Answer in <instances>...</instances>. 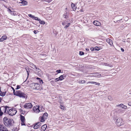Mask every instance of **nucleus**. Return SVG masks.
Listing matches in <instances>:
<instances>
[{"instance_id": "nucleus-1", "label": "nucleus", "mask_w": 131, "mask_h": 131, "mask_svg": "<svg viewBox=\"0 0 131 131\" xmlns=\"http://www.w3.org/2000/svg\"><path fill=\"white\" fill-rule=\"evenodd\" d=\"M3 122H4L5 125L8 127L12 126L14 122L13 119L7 118L5 117L3 119Z\"/></svg>"}, {"instance_id": "nucleus-2", "label": "nucleus", "mask_w": 131, "mask_h": 131, "mask_svg": "<svg viewBox=\"0 0 131 131\" xmlns=\"http://www.w3.org/2000/svg\"><path fill=\"white\" fill-rule=\"evenodd\" d=\"M15 95L19 96L20 97H22L23 98H25L26 96V95L24 93L19 91L18 90L16 91V93H15Z\"/></svg>"}, {"instance_id": "nucleus-3", "label": "nucleus", "mask_w": 131, "mask_h": 131, "mask_svg": "<svg viewBox=\"0 0 131 131\" xmlns=\"http://www.w3.org/2000/svg\"><path fill=\"white\" fill-rule=\"evenodd\" d=\"M31 88L33 89L39 90L40 88L39 84L35 83H32L30 84Z\"/></svg>"}, {"instance_id": "nucleus-4", "label": "nucleus", "mask_w": 131, "mask_h": 131, "mask_svg": "<svg viewBox=\"0 0 131 131\" xmlns=\"http://www.w3.org/2000/svg\"><path fill=\"white\" fill-rule=\"evenodd\" d=\"M9 115L11 116H13L15 115L17 112V111L14 109H10L7 111Z\"/></svg>"}, {"instance_id": "nucleus-5", "label": "nucleus", "mask_w": 131, "mask_h": 131, "mask_svg": "<svg viewBox=\"0 0 131 131\" xmlns=\"http://www.w3.org/2000/svg\"><path fill=\"white\" fill-rule=\"evenodd\" d=\"M116 125L118 126L123 125L124 123L122 121V119L121 118H119L117 119L116 122Z\"/></svg>"}, {"instance_id": "nucleus-6", "label": "nucleus", "mask_w": 131, "mask_h": 131, "mask_svg": "<svg viewBox=\"0 0 131 131\" xmlns=\"http://www.w3.org/2000/svg\"><path fill=\"white\" fill-rule=\"evenodd\" d=\"M7 108H9V107L7 106H3L0 107V110H1L2 113L3 114L6 112Z\"/></svg>"}, {"instance_id": "nucleus-7", "label": "nucleus", "mask_w": 131, "mask_h": 131, "mask_svg": "<svg viewBox=\"0 0 131 131\" xmlns=\"http://www.w3.org/2000/svg\"><path fill=\"white\" fill-rule=\"evenodd\" d=\"M123 17L122 16L119 15L116 17L114 19L115 21L114 22L116 23L117 22L118 23V22H119L122 19Z\"/></svg>"}, {"instance_id": "nucleus-8", "label": "nucleus", "mask_w": 131, "mask_h": 131, "mask_svg": "<svg viewBox=\"0 0 131 131\" xmlns=\"http://www.w3.org/2000/svg\"><path fill=\"white\" fill-rule=\"evenodd\" d=\"M24 106L25 108L28 109L31 108L32 107V106L31 103H26Z\"/></svg>"}, {"instance_id": "nucleus-9", "label": "nucleus", "mask_w": 131, "mask_h": 131, "mask_svg": "<svg viewBox=\"0 0 131 131\" xmlns=\"http://www.w3.org/2000/svg\"><path fill=\"white\" fill-rule=\"evenodd\" d=\"M90 75L89 76L95 77H101V75L98 73H94L90 74Z\"/></svg>"}, {"instance_id": "nucleus-10", "label": "nucleus", "mask_w": 131, "mask_h": 131, "mask_svg": "<svg viewBox=\"0 0 131 131\" xmlns=\"http://www.w3.org/2000/svg\"><path fill=\"white\" fill-rule=\"evenodd\" d=\"M0 131H8L4 126L0 124Z\"/></svg>"}, {"instance_id": "nucleus-11", "label": "nucleus", "mask_w": 131, "mask_h": 131, "mask_svg": "<svg viewBox=\"0 0 131 131\" xmlns=\"http://www.w3.org/2000/svg\"><path fill=\"white\" fill-rule=\"evenodd\" d=\"M20 119L21 122V125H25V119L24 117L21 115Z\"/></svg>"}, {"instance_id": "nucleus-12", "label": "nucleus", "mask_w": 131, "mask_h": 131, "mask_svg": "<svg viewBox=\"0 0 131 131\" xmlns=\"http://www.w3.org/2000/svg\"><path fill=\"white\" fill-rule=\"evenodd\" d=\"M7 37L6 35L3 36L1 38H0V42H2L5 40L6 39Z\"/></svg>"}, {"instance_id": "nucleus-13", "label": "nucleus", "mask_w": 131, "mask_h": 131, "mask_svg": "<svg viewBox=\"0 0 131 131\" xmlns=\"http://www.w3.org/2000/svg\"><path fill=\"white\" fill-rule=\"evenodd\" d=\"M94 24L96 26H100L101 25V24L99 21H94L93 22Z\"/></svg>"}, {"instance_id": "nucleus-14", "label": "nucleus", "mask_w": 131, "mask_h": 131, "mask_svg": "<svg viewBox=\"0 0 131 131\" xmlns=\"http://www.w3.org/2000/svg\"><path fill=\"white\" fill-rule=\"evenodd\" d=\"M106 41L110 45H112L113 44L112 41V40L109 38H107L106 39Z\"/></svg>"}, {"instance_id": "nucleus-15", "label": "nucleus", "mask_w": 131, "mask_h": 131, "mask_svg": "<svg viewBox=\"0 0 131 131\" xmlns=\"http://www.w3.org/2000/svg\"><path fill=\"white\" fill-rule=\"evenodd\" d=\"M47 126L46 124H45L43 125L41 128V131H44L45 130L47 127Z\"/></svg>"}, {"instance_id": "nucleus-16", "label": "nucleus", "mask_w": 131, "mask_h": 131, "mask_svg": "<svg viewBox=\"0 0 131 131\" xmlns=\"http://www.w3.org/2000/svg\"><path fill=\"white\" fill-rule=\"evenodd\" d=\"M71 6L73 10L74 11L77 8V7L75 6V5L73 3H71Z\"/></svg>"}, {"instance_id": "nucleus-17", "label": "nucleus", "mask_w": 131, "mask_h": 131, "mask_svg": "<svg viewBox=\"0 0 131 131\" xmlns=\"http://www.w3.org/2000/svg\"><path fill=\"white\" fill-rule=\"evenodd\" d=\"M69 20H66L62 22V24L63 26H65L66 24H68V23H69Z\"/></svg>"}, {"instance_id": "nucleus-18", "label": "nucleus", "mask_w": 131, "mask_h": 131, "mask_svg": "<svg viewBox=\"0 0 131 131\" xmlns=\"http://www.w3.org/2000/svg\"><path fill=\"white\" fill-rule=\"evenodd\" d=\"M63 16L65 18L68 19V17L67 15V12H65L64 13L63 15Z\"/></svg>"}, {"instance_id": "nucleus-19", "label": "nucleus", "mask_w": 131, "mask_h": 131, "mask_svg": "<svg viewBox=\"0 0 131 131\" xmlns=\"http://www.w3.org/2000/svg\"><path fill=\"white\" fill-rule=\"evenodd\" d=\"M48 116V114L47 113H44L43 115L42 116L45 119H46L47 118Z\"/></svg>"}, {"instance_id": "nucleus-20", "label": "nucleus", "mask_w": 131, "mask_h": 131, "mask_svg": "<svg viewBox=\"0 0 131 131\" xmlns=\"http://www.w3.org/2000/svg\"><path fill=\"white\" fill-rule=\"evenodd\" d=\"M22 4L23 5H27V2L26 1L23 0L21 2Z\"/></svg>"}, {"instance_id": "nucleus-21", "label": "nucleus", "mask_w": 131, "mask_h": 131, "mask_svg": "<svg viewBox=\"0 0 131 131\" xmlns=\"http://www.w3.org/2000/svg\"><path fill=\"white\" fill-rule=\"evenodd\" d=\"M44 118L43 116H41L39 117V120L41 122H43L45 121Z\"/></svg>"}, {"instance_id": "nucleus-22", "label": "nucleus", "mask_w": 131, "mask_h": 131, "mask_svg": "<svg viewBox=\"0 0 131 131\" xmlns=\"http://www.w3.org/2000/svg\"><path fill=\"white\" fill-rule=\"evenodd\" d=\"M35 69V70L36 71H38V73H37L38 74H40V72H41V70L39 68H37V67H36Z\"/></svg>"}, {"instance_id": "nucleus-23", "label": "nucleus", "mask_w": 131, "mask_h": 131, "mask_svg": "<svg viewBox=\"0 0 131 131\" xmlns=\"http://www.w3.org/2000/svg\"><path fill=\"white\" fill-rule=\"evenodd\" d=\"M88 83H91V84H94L96 85H98L99 86L100 85V84L98 83H97L96 82H94L93 81H90L88 82Z\"/></svg>"}, {"instance_id": "nucleus-24", "label": "nucleus", "mask_w": 131, "mask_h": 131, "mask_svg": "<svg viewBox=\"0 0 131 131\" xmlns=\"http://www.w3.org/2000/svg\"><path fill=\"white\" fill-rule=\"evenodd\" d=\"M6 93V92H3L2 91H1V92H0V95L1 96H3L5 95Z\"/></svg>"}, {"instance_id": "nucleus-25", "label": "nucleus", "mask_w": 131, "mask_h": 131, "mask_svg": "<svg viewBox=\"0 0 131 131\" xmlns=\"http://www.w3.org/2000/svg\"><path fill=\"white\" fill-rule=\"evenodd\" d=\"M103 65L105 66H109L110 67H113L112 65L108 63H104Z\"/></svg>"}, {"instance_id": "nucleus-26", "label": "nucleus", "mask_w": 131, "mask_h": 131, "mask_svg": "<svg viewBox=\"0 0 131 131\" xmlns=\"http://www.w3.org/2000/svg\"><path fill=\"white\" fill-rule=\"evenodd\" d=\"M124 105H123L122 104H121L118 105H116V107H118V106L121 107H122V108H123L124 106Z\"/></svg>"}, {"instance_id": "nucleus-27", "label": "nucleus", "mask_w": 131, "mask_h": 131, "mask_svg": "<svg viewBox=\"0 0 131 131\" xmlns=\"http://www.w3.org/2000/svg\"><path fill=\"white\" fill-rule=\"evenodd\" d=\"M39 23L40 24L44 25L45 24V21H43L41 20L40 19V20H39Z\"/></svg>"}, {"instance_id": "nucleus-28", "label": "nucleus", "mask_w": 131, "mask_h": 131, "mask_svg": "<svg viewBox=\"0 0 131 131\" xmlns=\"http://www.w3.org/2000/svg\"><path fill=\"white\" fill-rule=\"evenodd\" d=\"M39 127L38 125L36 123L34 126L33 127V128H34L35 129H37Z\"/></svg>"}, {"instance_id": "nucleus-29", "label": "nucleus", "mask_w": 131, "mask_h": 131, "mask_svg": "<svg viewBox=\"0 0 131 131\" xmlns=\"http://www.w3.org/2000/svg\"><path fill=\"white\" fill-rule=\"evenodd\" d=\"M70 23H68V24H67L65 25V26L64 27V28H67L70 25Z\"/></svg>"}, {"instance_id": "nucleus-30", "label": "nucleus", "mask_w": 131, "mask_h": 131, "mask_svg": "<svg viewBox=\"0 0 131 131\" xmlns=\"http://www.w3.org/2000/svg\"><path fill=\"white\" fill-rule=\"evenodd\" d=\"M38 107L37 106H34L33 107V110L35 112V110H36L38 108Z\"/></svg>"}, {"instance_id": "nucleus-31", "label": "nucleus", "mask_w": 131, "mask_h": 131, "mask_svg": "<svg viewBox=\"0 0 131 131\" xmlns=\"http://www.w3.org/2000/svg\"><path fill=\"white\" fill-rule=\"evenodd\" d=\"M33 19H34L36 20H37L39 21L40 20V19H39L37 17H35L34 16Z\"/></svg>"}, {"instance_id": "nucleus-32", "label": "nucleus", "mask_w": 131, "mask_h": 131, "mask_svg": "<svg viewBox=\"0 0 131 131\" xmlns=\"http://www.w3.org/2000/svg\"><path fill=\"white\" fill-rule=\"evenodd\" d=\"M41 111L39 110V109L37 108L36 110H35V111L34 112H36V113H39Z\"/></svg>"}, {"instance_id": "nucleus-33", "label": "nucleus", "mask_w": 131, "mask_h": 131, "mask_svg": "<svg viewBox=\"0 0 131 131\" xmlns=\"http://www.w3.org/2000/svg\"><path fill=\"white\" fill-rule=\"evenodd\" d=\"M28 16L30 17V18H32V19H33L34 18V15H32L31 14H29L28 15Z\"/></svg>"}, {"instance_id": "nucleus-34", "label": "nucleus", "mask_w": 131, "mask_h": 131, "mask_svg": "<svg viewBox=\"0 0 131 131\" xmlns=\"http://www.w3.org/2000/svg\"><path fill=\"white\" fill-rule=\"evenodd\" d=\"M60 81H62L64 79L62 76L61 75L59 77Z\"/></svg>"}, {"instance_id": "nucleus-35", "label": "nucleus", "mask_w": 131, "mask_h": 131, "mask_svg": "<svg viewBox=\"0 0 131 131\" xmlns=\"http://www.w3.org/2000/svg\"><path fill=\"white\" fill-rule=\"evenodd\" d=\"M38 108L39 109V110H40V111H42V110L41 109L42 108V106H38Z\"/></svg>"}, {"instance_id": "nucleus-36", "label": "nucleus", "mask_w": 131, "mask_h": 131, "mask_svg": "<svg viewBox=\"0 0 131 131\" xmlns=\"http://www.w3.org/2000/svg\"><path fill=\"white\" fill-rule=\"evenodd\" d=\"M84 54V53L82 51H80L79 52V54L80 55H83Z\"/></svg>"}, {"instance_id": "nucleus-37", "label": "nucleus", "mask_w": 131, "mask_h": 131, "mask_svg": "<svg viewBox=\"0 0 131 131\" xmlns=\"http://www.w3.org/2000/svg\"><path fill=\"white\" fill-rule=\"evenodd\" d=\"M60 107L62 110H64V107L63 106V105H61L60 106Z\"/></svg>"}, {"instance_id": "nucleus-38", "label": "nucleus", "mask_w": 131, "mask_h": 131, "mask_svg": "<svg viewBox=\"0 0 131 131\" xmlns=\"http://www.w3.org/2000/svg\"><path fill=\"white\" fill-rule=\"evenodd\" d=\"M37 124L39 127L41 125V123L40 122H38Z\"/></svg>"}, {"instance_id": "nucleus-39", "label": "nucleus", "mask_w": 131, "mask_h": 131, "mask_svg": "<svg viewBox=\"0 0 131 131\" xmlns=\"http://www.w3.org/2000/svg\"><path fill=\"white\" fill-rule=\"evenodd\" d=\"M55 80H56V81H55L56 82H57L58 81H60L59 79V78L55 79Z\"/></svg>"}, {"instance_id": "nucleus-40", "label": "nucleus", "mask_w": 131, "mask_h": 131, "mask_svg": "<svg viewBox=\"0 0 131 131\" xmlns=\"http://www.w3.org/2000/svg\"><path fill=\"white\" fill-rule=\"evenodd\" d=\"M61 75L62 76L63 78H64V79L67 77L66 74H64L63 75Z\"/></svg>"}, {"instance_id": "nucleus-41", "label": "nucleus", "mask_w": 131, "mask_h": 131, "mask_svg": "<svg viewBox=\"0 0 131 131\" xmlns=\"http://www.w3.org/2000/svg\"><path fill=\"white\" fill-rule=\"evenodd\" d=\"M32 66V67L34 69H35V68L36 67V66L34 64H32L31 65Z\"/></svg>"}, {"instance_id": "nucleus-42", "label": "nucleus", "mask_w": 131, "mask_h": 131, "mask_svg": "<svg viewBox=\"0 0 131 131\" xmlns=\"http://www.w3.org/2000/svg\"><path fill=\"white\" fill-rule=\"evenodd\" d=\"M20 88V86L19 85H17V88L15 89L16 90H17L19 89Z\"/></svg>"}, {"instance_id": "nucleus-43", "label": "nucleus", "mask_w": 131, "mask_h": 131, "mask_svg": "<svg viewBox=\"0 0 131 131\" xmlns=\"http://www.w3.org/2000/svg\"><path fill=\"white\" fill-rule=\"evenodd\" d=\"M95 50H99V48L97 47H96L95 48Z\"/></svg>"}, {"instance_id": "nucleus-44", "label": "nucleus", "mask_w": 131, "mask_h": 131, "mask_svg": "<svg viewBox=\"0 0 131 131\" xmlns=\"http://www.w3.org/2000/svg\"><path fill=\"white\" fill-rule=\"evenodd\" d=\"M56 72H57L58 73H60L61 72V70H57L56 71Z\"/></svg>"}, {"instance_id": "nucleus-45", "label": "nucleus", "mask_w": 131, "mask_h": 131, "mask_svg": "<svg viewBox=\"0 0 131 131\" xmlns=\"http://www.w3.org/2000/svg\"><path fill=\"white\" fill-rule=\"evenodd\" d=\"M120 27L121 28H123L124 27V25L123 24L121 25L120 26Z\"/></svg>"}, {"instance_id": "nucleus-46", "label": "nucleus", "mask_w": 131, "mask_h": 131, "mask_svg": "<svg viewBox=\"0 0 131 131\" xmlns=\"http://www.w3.org/2000/svg\"><path fill=\"white\" fill-rule=\"evenodd\" d=\"M55 81H54L52 80L50 81V83L51 84L54 83Z\"/></svg>"}, {"instance_id": "nucleus-47", "label": "nucleus", "mask_w": 131, "mask_h": 131, "mask_svg": "<svg viewBox=\"0 0 131 131\" xmlns=\"http://www.w3.org/2000/svg\"><path fill=\"white\" fill-rule=\"evenodd\" d=\"M8 12H9L10 13H11L12 12V11L10 9H8Z\"/></svg>"}, {"instance_id": "nucleus-48", "label": "nucleus", "mask_w": 131, "mask_h": 131, "mask_svg": "<svg viewBox=\"0 0 131 131\" xmlns=\"http://www.w3.org/2000/svg\"><path fill=\"white\" fill-rule=\"evenodd\" d=\"M12 89L13 90L14 94L15 95V93H16V92H15V90L14 88H12Z\"/></svg>"}, {"instance_id": "nucleus-49", "label": "nucleus", "mask_w": 131, "mask_h": 131, "mask_svg": "<svg viewBox=\"0 0 131 131\" xmlns=\"http://www.w3.org/2000/svg\"><path fill=\"white\" fill-rule=\"evenodd\" d=\"M128 18L127 17L125 18L124 19V20L125 21H126L128 20Z\"/></svg>"}, {"instance_id": "nucleus-50", "label": "nucleus", "mask_w": 131, "mask_h": 131, "mask_svg": "<svg viewBox=\"0 0 131 131\" xmlns=\"http://www.w3.org/2000/svg\"><path fill=\"white\" fill-rule=\"evenodd\" d=\"M118 111H119L123 113L124 112L123 110H122L121 109H119L118 110Z\"/></svg>"}, {"instance_id": "nucleus-51", "label": "nucleus", "mask_w": 131, "mask_h": 131, "mask_svg": "<svg viewBox=\"0 0 131 131\" xmlns=\"http://www.w3.org/2000/svg\"><path fill=\"white\" fill-rule=\"evenodd\" d=\"M127 108V107L126 106L124 105V106L123 108L124 109H126Z\"/></svg>"}, {"instance_id": "nucleus-52", "label": "nucleus", "mask_w": 131, "mask_h": 131, "mask_svg": "<svg viewBox=\"0 0 131 131\" xmlns=\"http://www.w3.org/2000/svg\"><path fill=\"white\" fill-rule=\"evenodd\" d=\"M85 81L84 80H82L81 81V82L82 83H85Z\"/></svg>"}, {"instance_id": "nucleus-53", "label": "nucleus", "mask_w": 131, "mask_h": 131, "mask_svg": "<svg viewBox=\"0 0 131 131\" xmlns=\"http://www.w3.org/2000/svg\"><path fill=\"white\" fill-rule=\"evenodd\" d=\"M3 115L2 113L1 110H0V116H2Z\"/></svg>"}, {"instance_id": "nucleus-54", "label": "nucleus", "mask_w": 131, "mask_h": 131, "mask_svg": "<svg viewBox=\"0 0 131 131\" xmlns=\"http://www.w3.org/2000/svg\"><path fill=\"white\" fill-rule=\"evenodd\" d=\"M25 69H26V71L27 72V73H28V75L29 74V73H28V70L29 71V70H27L26 68H25Z\"/></svg>"}, {"instance_id": "nucleus-55", "label": "nucleus", "mask_w": 131, "mask_h": 131, "mask_svg": "<svg viewBox=\"0 0 131 131\" xmlns=\"http://www.w3.org/2000/svg\"><path fill=\"white\" fill-rule=\"evenodd\" d=\"M94 48H91V51H94Z\"/></svg>"}, {"instance_id": "nucleus-56", "label": "nucleus", "mask_w": 131, "mask_h": 131, "mask_svg": "<svg viewBox=\"0 0 131 131\" xmlns=\"http://www.w3.org/2000/svg\"><path fill=\"white\" fill-rule=\"evenodd\" d=\"M34 33L35 34H36L37 33V31H36V30H34Z\"/></svg>"}, {"instance_id": "nucleus-57", "label": "nucleus", "mask_w": 131, "mask_h": 131, "mask_svg": "<svg viewBox=\"0 0 131 131\" xmlns=\"http://www.w3.org/2000/svg\"><path fill=\"white\" fill-rule=\"evenodd\" d=\"M40 82L41 84H42L43 83V82L42 81V80H41L40 81Z\"/></svg>"}, {"instance_id": "nucleus-58", "label": "nucleus", "mask_w": 131, "mask_h": 131, "mask_svg": "<svg viewBox=\"0 0 131 131\" xmlns=\"http://www.w3.org/2000/svg\"><path fill=\"white\" fill-rule=\"evenodd\" d=\"M121 50L122 51V52H123L124 51V49L122 48H121Z\"/></svg>"}, {"instance_id": "nucleus-59", "label": "nucleus", "mask_w": 131, "mask_h": 131, "mask_svg": "<svg viewBox=\"0 0 131 131\" xmlns=\"http://www.w3.org/2000/svg\"><path fill=\"white\" fill-rule=\"evenodd\" d=\"M128 105L129 106H131V102L129 103L128 104Z\"/></svg>"}, {"instance_id": "nucleus-60", "label": "nucleus", "mask_w": 131, "mask_h": 131, "mask_svg": "<svg viewBox=\"0 0 131 131\" xmlns=\"http://www.w3.org/2000/svg\"><path fill=\"white\" fill-rule=\"evenodd\" d=\"M86 50L87 51H89V49L88 48L86 49Z\"/></svg>"}, {"instance_id": "nucleus-61", "label": "nucleus", "mask_w": 131, "mask_h": 131, "mask_svg": "<svg viewBox=\"0 0 131 131\" xmlns=\"http://www.w3.org/2000/svg\"><path fill=\"white\" fill-rule=\"evenodd\" d=\"M1 100H2V99L0 97V102H1Z\"/></svg>"}, {"instance_id": "nucleus-62", "label": "nucleus", "mask_w": 131, "mask_h": 131, "mask_svg": "<svg viewBox=\"0 0 131 131\" xmlns=\"http://www.w3.org/2000/svg\"><path fill=\"white\" fill-rule=\"evenodd\" d=\"M19 3H22L21 2H19Z\"/></svg>"}, {"instance_id": "nucleus-63", "label": "nucleus", "mask_w": 131, "mask_h": 131, "mask_svg": "<svg viewBox=\"0 0 131 131\" xmlns=\"http://www.w3.org/2000/svg\"><path fill=\"white\" fill-rule=\"evenodd\" d=\"M80 11H81V12H82L83 11L82 10H81H81H80Z\"/></svg>"}, {"instance_id": "nucleus-64", "label": "nucleus", "mask_w": 131, "mask_h": 131, "mask_svg": "<svg viewBox=\"0 0 131 131\" xmlns=\"http://www.w3.org/2000/svg\"><path fill=\"white\" fill-rule=\"evenodd\" d=\"M67 8H66V10H67Z\"/></svg>"}]
</instances>
